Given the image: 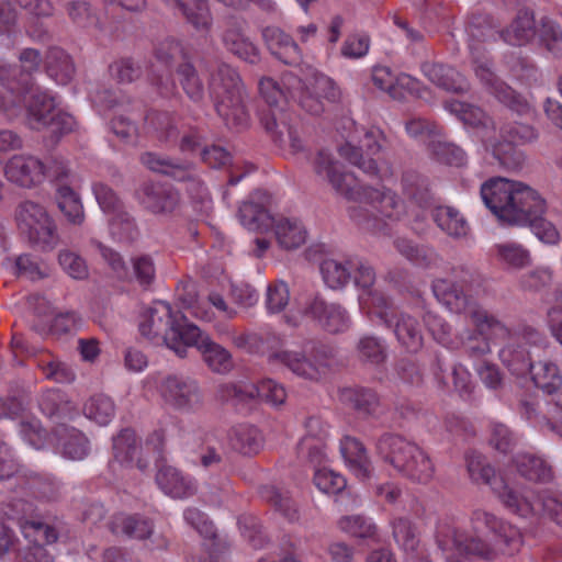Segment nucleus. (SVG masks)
<instances>
[{
  "instance_id": "nucleus-24",
  "label": "nucleus",
  "mask_w": 562,
  "mask_h": 562,
  "mask_svg": "<svg viewBox=\"0 0 562 562\" xmlns=\"http://www.w3.org/2000/svg\"><path fill=\"white\" fill-rule=\"evenodd\" d=\"M140 162L149 170L168 176L177 181L195 180V170L189 162L146 151L140 155Z\"/></svg>"
},
{
  "instance_id": "nucleus-18",
  "label": "nucleus",
  "mask_w": 562,
  "mask_h": 562,
  "mask_svg": "<svg viewBox=\"0 0 562 562\" xmlns=\"http://www.w3.org/2000/svg\"><path fill=\"white\" fill-rule=\"evenodd\" d=\"M260 122L266 132L270 134L274 144L284 148L288 137V149L292 155L304 151L305 146L299 132L289 123L288 114L283 111L268 110L262 112Z\"/></svg>"
},
{
  "instance_id": "nucleus-62",
  "label": "nucleus",
  "mask_w": 562,
  "mask_h": 562,
  "mask_svg": "<svg viewBox=\"0 0 562 562\" xmlns=\"http://www.w3.org/2000/svg\"><path fill=\"white\" fill-rule=\"evenodd\" d=\"M155 56L158 61L167 67H172L176 64L189 61L188 55L180 44V42L166 38L161 41L155 48Z\"/></svg>"
},
{
  "instance_id": "nucleus-3",
  "label": "nucleus",
  "mask_w": 562,
  "mask_h": 562,
  "mask_svg": "<svg viewBox=\"0 0 562 562\" xmlns=\"http://www.w3.org/2000/svg\"><path fill=\"white\" fill-rule=\"evenodd\" d=\"M432 291L439 302L451 312L467 314L481 333H491L502 338L509 335L503 322L480 307L476 299L484 292L479 276L467 272L460 280L440 279L434 282Z\"/></svg>"
},
{
  "instance_id": "nucleus-28",
  "label": "nucleus",
  "mask_w": 562,
  "mask_h": 562,
  "mask_svg": "<svg viewBox=\"0 0 562 562\" xmlns=\"http://www.w3.org/2000/svg\"><path fill=\"white\" fill-rule=\"evenodd\" d=\"M431 218L440 231L454 239L465 238L470 225L461 212L450 205H438L431 210Z\"/></svg>"
},
{
  "instance_id": "nucleus-63",
  "label": "nucleus",
  "mask_w": 562,
  "mask_h": 562,
  "mask_svg": "<svg viewBox=\"0 0 562 562\" xmlns=\"http://www.w3.org/2000/svg\"><path fill=\"white\" fill-rule=\"evenodd\" d=\"M538 34L540 42L549 52L557 56L562 55V30L555 21L542 18Z\"/></svg>"
},
{
  "instance_id": "nucleus-4",
  "label": "nucleus",
  "mask_w": 562,
  "mask_h": 562,
  "mask_svg": "<svg viewBox=\"0 0 562 562\" xmlns=\"http://www.w3.org/2000/svg\"><path fill=\"white\" fill-rule=\"evenodd\" d=\"M138 328L143 337L156 344L164 342L180 358L186 357V342H193L199 335L198 326L166 302H157L146 310Z\"/></svg>"
},
{
  "instance_id": "nucleus-59",
  "label": "nucleus",
  "mask_w": 562,
  "mask_h": 562,
  "mask_svg": "<svg viewBox=\"0 0 562 562\" xmlns=\"http://www.w3.org/2000/svg\"><path fill=\"white\" fill-rule=\"evenodd\" d=\"M69 20L78 27L90 29L99 24V16L87 1L74 0L69 1L66 7Z\"/></svg>"
},
{
  "instance_id": "nucleus-47",
  "label": "nucleus",
  "mask_w": 562,
  "mask_h": 562,
  "mask_svg": "<svg viewBox=\"0 0 562 562\" xmlns=\"http://www.w3.org/2000/svg\"><path fill=\"white\" fill-rule=\"evenodd\" d=\"M176 74L187 97L194 103L203 101L204 85L193 64L190 61L180 63L176 68Z\"/></svg>"
},
{
  "instance_id": "nucleus-60",
  "label": "nucleus",
  "mask_w": 562,
  "mask_h": 562,
  "mask_svg": "<svg viewBox=\"0 0 562 562\" xmlns=\"http://www.w3.org/2000/svg\"><path fill=\"white\" fill-rule=\"evenodd\" d=\"M321 272L325 283L331 289H340L350 280L351 268L346 262L326 259L321 265Z\"/></svg>"
},
{
  "instance_id": "nucleus-39",
  "label": "nucleus",
  "mask_w": 562,
  "mask_h": 562,
  "mask_svg": "<svg viewBox=\"0 0 562 562\" xmlns=\"http://www.w3.org/2000/svg\"><path fill=\"white\" fill-rule=\"evenodd\" d=\"M402 189L406 199L419 207H426L432 201V193L427 178L414 170H408L403 173Z\"/></svg>"
},
{
  "instance_id": "nucleus-23",
  "label": "nucleus",
  "mask_w": 562,
  "mask_h": 562,
  "mask_svg": "<svg viewBox=\"0 0 562 562\" xmlns=\"http://www.w3.org/2000/svg\"><path fill=\"white\" fill-rule=\"evenodd\" d=\"M262 37L272 55L285 65L297 66L302 61V52L291 35L277 26L262 30Z\"/></svg>"
},
{
  "instance_id": "nucleus-11",
  "label": "nucleus",
  "mask_w": 562,
  "mask_h": 562,
  "mask_svg": "<svg viewBox=\"0 0 562 562\" xmlns=\"http://www.w3.org/2000/svg\"><path fill=\"white\" fill-rule=\"evenodd\" d=\"M159 393L164 402L177 411L190 412L203 404V394L198 381L187 375H167L160 382Z\"/></svg>"
},
{
  "instance_id": "nucleus-17",
  "label": "nucleus",
  "mask_w": 562,
  "mask_h": 562,
  "mask_svg": "<svg viewBox=\"0 0 562 562\" xmlns=\"http://www.w3.org/2000/svg\"><path fill=\"white\" fill-rule=\"evenodd\" d=\"M3 171L9 182L22 189H34L44 182L43 160L30 154L13 155Z\"/></svg>"
},
{
  "instance_id": "nucleus-34",
  "label": "nucleus",
  "mask_w": 562,
  "mask_h": 562,
  "mask_svg": "<svg viewBox=\"0 0 562 562\" xmlns=\"http://www.w3.org/2000/svg\"><path fill=\"white\" fill-rule=\"evenodd\" d=\"M443 106L465 125L484 131L495 130L493 120L479 106L454 99L447 100Z\"/></svg>"
},
{
  "instance_id": "nucleus-2",
  "label": "nucleus",
  "mask_w": 562,
  "mask_h": 562,
  "mask_svg": "<svg viewBox=\"0 0 562 562\" xmlns=\"http://www.w3.org/2000/svg\"><path fill=\"white\" fill-rule=\"evenodd\" d=\"M480 193L486 207L509 226H524L544 206V198L537 190L507 178L486 180Z\"/></svg>"
},
{
  "instance_id": "nucleus-40",
  "label": "nucleus",
  "mask_w": 562,
  "mask_h": 562,
  "mask_svg": "<svg viewBox=\"0 0 562 562\" xmlns=\"http://www.w3.org/2000/svg\"><path fill=\"white\" fill-rule=\"evenodd\" d=\"M279 245L286 249H295L306 240V231L297 220L279 218L272 225Z\"/></svg>"
},
{
  "instance_id": "nucleus-32",
  "label": "nucleus",
  "mask_w": 562,
  "mask_h": 562,
  "mask_svg": "<svg viewBox=\"0 0 562 562\" xmlns=\"http://www.w3.org/2000/svg\"><path fill=\"white\" fill-rule=\"evenodd\" d=\"M222 41L225 47L238 56L240 59L250 64L259 60V50L243 33L241 26L233 22L223 33Z\"/></svg>"
},
{
  "instance_id": "nucleus-56",
  "label": "nucleus",
  "mask_w": 562,
  "mask_h": 562,
  "mask_svg": "<svg viewBox=\"0 0 562 562\" xmlns=\"http://www.w3.org/2000/svg\"><path fill=\"white\" fill-rule=\"evenodd\" d=\"M357 357L361 362L370 364H381L386 359V348L384 344L376 337L364 335L356 347Z\"/></svg>"
},
{
  "instance_id": "nucleus-42",
  "label": "nucleus",
  "mask_w": 562,
  "mask_h": 562,
  "mask_svg": "<svg viewBox=\"0 0 562 562\" xmlns=\"http://www.w3.org/2000/svg\"><path fill=\"white\" fill-rule=\"evenodd\" d=\"M531 379L537 387L547 394L557 393L562 386V375L558 366L551 361L539 360L529 370Z\"/></svg>"
},
{
  "instance_id": "nucleus-9",
  "label": "nucleus",
  "mask_w": 562,
  "mask_h": 562,
  "mask_svg": "<svg viewBox=\"0 0 562 562\" xmlns=\"http://www.w3.org/2000/svg\"><path fill=\"white\" fill-rule=\"evenodd\" d=\"M471 526L475 533L486 530L493 536V544L487 542L486 544L494 551V555L484 558L485 560H494L498 554L514 555L524 546V536L520 529L493 513L484 509L473 510Z\"/></svg>"
},
{
  "instance_id": "nucleus-50",
  "label": "nucleus",
  "mask_w": 562,
  "mask_h": 562,
  "mask_svg": "<svg viewBox=\"0 0 562 562\" xmlns=\"http://www.w3.org/2000/svg\"><path fill=\"white\" fill-rule=\"evenodd\" d=\"M240 223L249 231H263L270 227L273 218L266 207L252 201L244 202L238 211Z\"/></svg>"
},
{
  "instance_id": "nucleus-53",
  "label": "nucleus",
  "mask_w": 562,
  "mask_h": 562,
  "mask_svg": "<svg viewBox=\"0 0 562 562\" xmlns=\"http://www.w3.org/2000/svg\"><path fill=\"white\" fill-rule=\"evenodd\" d=\"M494 249L497 260L508 268L522 269L530 263L529 251L519 244H497Z\"/></svg>"
},
{
  "instance_id": "nucleus-35",
  "label": "nucleus",
  "mask_w": 562,
  "mask_h": 562,
  "mask_svg": "<svg viewBox=\"0 0 562 562\" xmlns=\"http://www.w3.org/2000/svg\"><path fill=\"white\" fill-rule=\"evenodd\" d=\"M340 450L350 470L358 479L366 480L370 476V461L360 440L345 436L340 442Z\"/></svg>"
},
{
  "instance_id": "nucleus-12",
  "label": "nucleus",
  "mask_w": 562,
  "mask_h": 562,
  "mask_svg": "<svg viewBox=\"0 0 562 562\" xmlns=\"http://www.w3.org/2000/svg\"><path fill=\"white\" fill-rule=\"evenodd\" d=\"M27 124L32 130L50 127L54 133L72 130V116L60 112L54 99L44 92L34 93L27 104Z\"/></svg>"
},
{
  "instance_id": "nucleus-19",
  "label": "nucleus",
  "mask_w": 562,
  "mask_h": 562,
  "mask_svg": "<svg viewBox=\"0 0 562 562\" xmlns=\"http://www.w3.org/2000/svg\"><path fill=\"white\" fill-rule=\"evenodd\" d=\"M172 3L198 32H209L213 24V16L207 0H164ZM227 7L241 8L248 0H218Z\"/></svg>"
},
{
  "instance_id": "nucleus-25",
  "label": "nucleus",
  "mask_w": 562,
  "mask_h": 562,
  "mask_svg": "<svg viewBox=\"0 0 562 562\" xmlns=\"http://www.w3.org/2000/svg\"><path fill=\"white\" fill-rule=\"evenodd\" d=\"M422 71L437 87L453 93H464L469 90L468 80L453 67L436 64L424 63Z\"/></svg>"
},
{
  "instance_id": "nucleus-22",
  "label": "nucleus",
  "mask_w": 562,
  "mask_h": 562,
  "mask_svg": "<svg viewBox=\"0 0 562 562\" xmlns=\"http://www.w3.org/2000/svg\"><path fill=\"white\" fill-rule=\"evenodd\" d=\"M38 407L47 418L59 426H64L79 415L74 402L59 389L44 391L38 397Z\"/></svg>"
},
{
  "instance_id": "nucleus-49",
  "label": "nucleus",
  "mask_w": 562,
  "mask_h": 562,
  "mask_svg": "<svg viewBox=\"0 0 562 562\" xmlns=\"http://www.w3.org/2000/svg\"><path fill=\"white\" fill-rule=\"evenodd\" d=\"M109 227L112 237L120 243L132 244L139 236V229L134 216L125 209L112 215Z\"/></svg>"
},
{
  "instance_id": "nucleus-38",
  "label": "nucleus",
  "mask_w": 562,
  "mask_h": 562,
  "mask_svg": "<svg viewBox=\"0 0 562 562\" xmlns=\"http://www.w3.org/2000/svg\"><path fill=\"white\" fill-rule=\"evenodd\" d=\"M504 506L512 513L521 517H528L538 512L536 501H532L527 495H521L510 488L505 481H498V485L494 486L493 491Z\"/></svg>"
},
{
  "instance_id": "nucleus-36",
  "label": "nucleus",
  "mask_w": 562,
  "mask_h": 562,
  "mask_svg": "<svg viewBox=\"0 0 562 562\" xmlns=\"http://www.w3.org/2000/svg\"><path fill=\"white\" fill-rule=\"evenodd\" d=\"M502 363L515 375L522 376L533 368L532 351L521 344L510 341L499 350Z\"/></svg>"
},
{
  "instance_id": "nucleus-52",
  "label": "nucleus",
  "mask_w": 562,
  "mask_h": 562,
  "mask_svg": "<svg viewBox=\"0 0 562 562\" xmlns=\"http://www.w3.org/2000/svg\"><path fill=\"white\" fill-rule=\"evenodd\" d=\"M83 413L87 418L104 426L113 418L115 406L109 396L102 394L93 395L86 402Z\"/></svg>"
},
{
  "instance_id": "nucleus-20",
  "label": "nucleus",
  "mask_w": 562,
  "mask_h": 562,
  "mask_svg": "<svg viewBox=\"0 0 562 562\" xmlns=\"http://www.w3.org/2000/svg\"><path fill=\"white\" fill-rule=\"evenodd\" d=\"M339 397L345 406L362 418H378L384 412L381 396L370 387H345Z\"/></svg>"
},
{
  "instance_id": "nucleus-37",
  "label": "nucleus",
  "mask_w": 562,
  "mask_h": 562,
  "mask_svg": "<svg viewBox=\"0 0 562 562\" xmlns=\"http://www.w3.org/2000/svg\"><path fill=\"white\" fill-rule=\"evenodd\" d=\"M45 67L48 76L60 85H67L76 71L70 55L59 47L49 48L45 58Z\"/></svg>"
},
{
  "instance_id": "nucleus-31",
  "label": "nucleus",
  "mask_w": 562,
  "mask_h": 562,
  "mask_svg": "<svg viewBox=\"0 0 562 562\" xmlns=\"http://www.w3.org/2000/svg\"><path fill=\"white\" fill-rule=\"evenodd\" d=\"M536 22L533 13L527 9L519 10L508 27L499 36L512 46H522L536 36Z\"/></svg>"
},
{
  "instance_id": "nucleus-13",
  "label": "nucleus",
  "mask_w": 562,
  "mask_h": 562,
  "mask_svg": "<svg viewBox=\"0 0 562 562\" xmlns=\"http://www.w3.org/2000/svg\"><path fill=\"white\" fill-rule=\"evenodd\" d=\"M474 71L488 91L509 110L527 120L535 117V110L531 105L493 72L488 61H475Z\"/></svg>"
},
{
  "instance_id": "nucleus-51",
  "label": "nucleus",
  "mask_w": 562,
  "mask_h": 562,
  "mask_svg": "<svg viewBox=\"0 0 562 562\" xmlns=\"http://www.w3.org/2000/svg\"><path fill=\"white\" fill-rule=\"evenodd\" d=\"M36 366L47 380L57 383H69L75 379L74 371L49 352H43L37 359Z\"/></svg>"
},
{
  "instance_id": "nucleus-57",
  "label": "nucleus",
  "mask_w": 562,
  "mask_h": 562,
  "mask_svg": "<svg viewBox=\"0 0 562 562\" xmlns=\"http://www.w3.org/2000/svg\"><path fill=\"white\" fill-rule=\"evenodd\" d=\"M63 454L70 460H82L90 452V442L83 432L76 428H65Z\"/></svg>"
},
{
  "instance_id": "nucleus-61",
  "label": "nucleus",
  "mask_w": 562,
  "mask_h": 562,
  "mask_svg": "<svg viewBox=\"0 0 562 562\" xmlns=\"http://www.w3.org/2000/svg\"><path fill=\"white\" fill-rule=\"evenodd\" d=\"M468 33L470 36V48H477L481 43L495 41L498 31L492 25L488 16H474L468 24Z\"/></svg>"
},
{
  "instance_id": "nucleus-26",
  "label": "nucleus",
  "mask_w": 562,
  "mask_h": 562,
  "mask_svg": "<svg viewBox=\"0 0 562 562\" xmlns=\"http://www.w3.org/2000/svg\"><path fill=\"white\" fill-rule=\"evenodd\" d=\"M307 313L316 319L319 325L331 334L344 331L348 327V316L341 306L329 304L323 299L315 297L307 310Z\"/></svg>"
},
{
  "instance_id": "nucleus-58",
  "label": "nucleus",
  "mask_w": 562,
  "mask_h": 562,
  "mask_svg": "<svg viewBox=\"0 0 562 562\" xmlns=\"http://www.w3.org/2000/svg\"><path fill=\"white\" fill-rule=\"evenodd\" d=\"M234 449L244 454L257 453L262 445L260 431L254 426H239L232 437Z\"/></svg>"
},
{
  "instance_id": "nucleus-44",
  "label": "nucleus",
  "mask_w": 562,
  "mask_h": 562,
  "mask_svg": "<svg viewBox=\"0 0 562 562\" xmlns=\"http://www.w3.org/2000/svg\"><path fill=\"white\" fill-rule=\"evenodd\" d=\"M518 472L529 481L546 483L552 476L551 467L540 457L520 453L515 459Z\"/></svg>"
},
{
  "instance_id": "nucleus-21",
  "label": "nucleus",
  "mask_w": 562,
  "mask_h": 562,
  "mask_svg": "<svg viewBox=\"0 0 562 562\" xmlns=\"http://www.w3.org/2000/svg\"><path fill=\"white\" fill-rule=\"evenodd\" d=\"M199 335L193 342H186V353L189 347H195L202 355L204 362L215 373H228L234 368V361L231 352L213 341L207 334H204L198 327Z\"/></svg>"
},
{
  "instance_id": "nucleus-8",
  "label": "nucleus",
  "mask_w": 562,
  "mask_h": 562,
  "mask_svg": "<svg viewBox=\"0 0 562 562\" xmlns=\"http://www.w3.org/2000/svg\"><path fill=\"white\" fill-rule=\"evenodd\" d=\"M19 232L29 244L42 251H52L59 241L57 225L46 207L33 200L21 201L14 210Z\"/></svg>"
},
{
  "instance_id": "nucleus-14",
  "label": "nucleus",
  "mask_w": 562,
  "mask_h": 562,
  "mask_svg": "<svg viewBox=\"0 0 562 562\" xmlns=\"http://www.w3.org/2000/svg\"><path fill=\"white\" fill-rule=\"evenodd\" d=\"M436 542L447 552L456 550L460 554L491 558L494 551L480 537H464L448 520H439L436 527Z\"/></svg>"
},
{
  "instance_id": "nucleus-46",
  "label": "nucleus",
  "mask_w": 562,
  "mask_h": 562,
  "mask_svg": "<svg viewBox=\"0 0 562 562\" xmlns=\"http://www.w3.org/2000/svg\"><path fill=\"white\" fill-rule=\"evenodd\" d=\"M167 435L162 427L154 429L149 432L143 445V456L137 460V469L142 472L149 468L150 460L156 462L165 459Z\"/></svg>"
},
{
  "instance_id": "nucleus-10",
  "label": "nucleus",
  "mask_w": 562,
  "mask_h": 562,
  "mask_svg": "<svg viewBox=\"0 0 562 562\" xmlns=\"http://www.w3.org/2000/svg\"><path fill=\"white\" fill-rule=\"evenodd\" d=\"M501 135L504 142H496L491 138L484 139L486 149H491L495 159L506 169H517L522 165V154L515 145L526 144L538 138L536 128L529 123L513 122L501 127Z\"/></svg>"
},
{
  "instance_id": "nucleus-27",
  "label": "nucleus",
  "mask_w": 562,
  "mask_h": 562,
  "mask_svg": "<svg viewBox=\"0 0 562 562\" xmlns=\"http://www.w3.org/2000/svg\"><path fill=\"white\" fill-rule=\"evenodd\" d=\"M160 490L173 498H186L195 494V483L173 467H161L156 474Z\"/></svg>"
},
{
  "instance_id": "nucleus-33",
  "label": "nucleus",
  "mask_w": 562,
  "mask_h": 562,
  "mask_svg": "<svg viewBox=\"0 0 562 562\" xmlns=\"http://www.w3.org/2000/svg\"><path fill=\"white\" fill-rule=\"evenodd\" d=\"M390 327H394L398 342L409 352H417L423 347V333L416 318L407 314L395 315Z\"/></svg>"
},
{
  "instance_id": "nucleus-29",
  "label": "nucleus",
  "mask_w": 562,
  "mask_h": 562,
  "mask_svg": "<svg viewBox=\"0 0 562 562\" xmlns=\"http://www.w3.org/2000/svg\"><path fill=\"white\" fill-rule=\"evenodd\" d=\"M114 460L126 467H136L143 456V445L132 428H124L112 439Z\"/></svg>"
},
{
  "instance_id": "nucleus-5",
  "label": "nucleus",
  "mask_w": 562,
  "mask_h": 562,
  "mask_svg": "<svg viewBox=\"0 0 562 562\" xmlns=\"http://www.w3.org/2000/svg\"><path fill=\"white\" fill-rule=\"evenodd\" d=\"M210 95L217 115L228 128L239 132L249 126L248 93L238 72L229 65H218L211 75Z\"/></svg>"
},
{
  "instance_id": "nucleus-1",
  "label": "nucleus",
  "mask_w": 562,
  "mask_h": 562,
  "mask_svg": "<svg viewBox=\"0 0 562 562\" xmlns=\"http://www.w3.org/2000/svg\"><path fill=\"white\" fill-rule=\"evenodd\" d=\"M314 170L337 194L371 206L382 218L397 221L403 215V203L395 192L385 187L378 189L360 184L353 173L342 170L341 164L329 151L322 149L317 153Z\"/></svg>"
},
{
  "instance_id": "nucleus-15",
  "label": "nucleus",
  "mask_w": 562,
  "mask_h": 562,
  "mask_svg": "<svg viewBox=\"0 0 562 562\" xmlns=\"http://www.w3.org/2000/svg\"><path fill=\"white\" fill-rule=\"evenodd\" d=\"M385 143V136L380 130H369L360 140L361 146L355 147L347 143L339 148V154L350 164L357 166L370 176L379 173V167L372 156L378 155Z\"/></svg>"
},
{
  "instance_id": "nucleus-48",
  "label": "nucleus",
  "mask_w": 562,
  "mask_h": 562,
  "mask_svg": "<svg viewBox=\"0 0 562 562\" xmlns=\"http://www.w3.org/2000/svg\"><path fill=\"white\" fill-rule=\"evenodd\" d=\"M27 81L23 88H16L11 81L7 71L0 72V111L8 113L10 116L16 115L18 110L23 102V94L27 92Z\"/></svg>"
},
{
  "instance_id": "nucleus-30",
  "label": "nucleus",
  "mask_w": 562,
  "mask_h": 562,
  "mask_svg": "<svg viewBox=\"0 0 562 562\" xmlns=\"http://www.w3.org/2000/svg\"><path fill=\"white\" fill-rule=\"evenodd\" d=\"M109 529L114 536H123L130 539L144 540L151 536L154 528L149 519L139 515H114L110 522Z\"/></svg>"
},
{
  "instance_id": "nucleus-6",
  "label": "nucleus",
  "mask_w": 562,
  "mask_h": 562,
  "mask_svg": "<svg viewBox=\"0 0 562 562\" xmlns=\"http://www.w3.org/2000/svg\"><path fill=\"white\" fill-rule=\"evenodd\" d=\"M381 458L413 483L428 484L435 475L429 456L416 443L398 435L384 434L376 442Z\"/></svg>"
},
{
  "instance_id": "nucleus-41",
  "label": "nucleus",
  "mask_w": 562,
  "mask_h": 562,
  "mask_svg": "<svg viewBox=\"0 0 562 562\" xmlns=\"http://www.w3.org/2000/svg\"><path fill=\"white\" fill-rule=\"evenodd\" d=\"M467 470L471 481L475 484H485L491 486L498 485L503 481L495 472V469L486 461V458L476 451L465 453Z\"/></svg>"
},
{
  "instance_id": "nucleus-16",
  "label": "nucleus",
  "mask_w": 562,
  "mask_h": 562,
  "mask_svg": "<svg viewBox=\"0 0 562 562\" xmlns=\"http://www.w3.org/2000/svg\"><path fill=\"white\" fill-rule=\"evenodd\" d=\"M134 198L144 210L155 215L172 213L180 201L178 191L172 187L153 181L142 182Z\"/></svg>"
},
{
  "instance_id": "nucleus-54",
  "label": "nucleus",
  "mask_w": 562,
  "mask_h": 562,
  "mask_svg": "<svg viewBox=\"0 0 562 562\" xmlns=\"http://www.w3.org/2000/svg\"><path fill=\"white\" fill-rule=\"evenodd\" d=\"M338 528L353 538L371 539L376 533V526L373 521L362 515H349L339 518Z\"/></svg>"
},
{
  "instance_id": "nucleus-7",
  "label": "nucleus",
  "mask_w": 562,
  "mask_h": 562,
  "mask_svg": "<svg viewBox=\"0 0 562 562\" xmlns=\"http://www.w3.org/2000/svg\"><path fill=\"white\" fill-rule=\"evenodd\" d=\"M331 351L314 340L303 338L297 344L271 350L268 361L286 368L299 378L318 381L326 373Z\"/></svg>"
},
{
  "instance_id": "nucleus-45",
  "label": "nucleus",
  "mask_w": 562,
  "mask_h": 562,
  "mask_svg": "<svg viewBox=\"0 0 562 562\" xmlns=\"http://www.w3.org/2000/svg\"><path fill=\"white\" fill-rule=\"evenodd\" d=\"M58 209L70 224L81 225L85 222V211L80 196L69 186H60L56 191Z\"/></svg>"
},
{
  "instance_id": "nucleus-64",
  "label": "nucleus",
  "mask_w": 562,
  "mask_h": 562,
  "mask_svg": "<svg viewBox=\"0 0 562 562\" xmlns=\"http://www.w3.org/2000/svg\"><path fill=\"white\" fill-rule=\"evenodd\" d=\"M94 198L104 213L113 215L124 209V204L119 194L106 183L102 181L92 184Z\"/></svg>"
},
{
  "instance_id": "nucleus-55",
  "label": "nucleus",
  "mask_w": 562,
  "mask_h": 562,
  "mask_svg": "<svg viewBox=\"0 0 562 562\" xmlns=\"http://www.w3.org/2000/svg\"><path fill=\"white\" fill-rule=\"evenodd\" d=\"M428 149L442 164L460 167L465 164L467 156L462 148L447 140L431 138Z\"/></svg>"
},
{
  "instance_id": "nucleus-43",
  "label": "nucleus",
  "mask_w": 562,
  "mask_h": 562,
  "mask_svg": "<svg viewBox=\"0 0 562 562\" xmlns=\"http://www.w3.org/2000/svg\"><path fill=\"white\" fill-rule=\"evenodd\" d=\"M392 535L395 542L404 550L407 559L419 557V539L413 522L408 518L398 517L392 520Z\"/></svg>"
}]
</instances>
